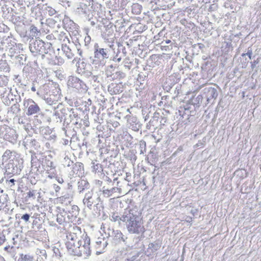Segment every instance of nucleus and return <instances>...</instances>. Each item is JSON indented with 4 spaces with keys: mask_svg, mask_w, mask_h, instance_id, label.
I'll list each match as a JSON object with an SVG mask.
<instances>
[{
    "mask_svg": "<svg viewBox=\"0 0 261 261\" xmlns=\"http://www.w3.org/2000/svg\"><path fill=\"white\" fill-rule=\"evenodd\" d=\"M76 61V66L77 67V72L80 74H82L83 72L89 68V65L87 64L83 59L80 58H74L73 62Z\"/></svg>",
    "mask_w": 261,
    "mask_h": 261,
    "instance_id": "24",
    "label": "nucleus"
},
{
    "mask_svg": "<svg viewBox=\"0 0 261 261\" xmlns=\"http://www.w3.org/2000/svg\"><path fill=\"white\" fill-rule=\"evenodd\" d=\"M92 167L95 172H100L102 171L101 165L98 163H93Z\"/></svg>",
    "mask_w": 261,
    "mask_h": 261,
    "instance_id": "55",
    "label": "nucleus"
},
{
    "mask_svg": "<svg viewBox=\"0 0 261 261\" xmlns=\"http://www.w3.org/2000/svg\"><path fill=\"white\" fill-rule=\"evenodd\" d=\"M10 44L9 47H8L7 50H8L10 56L11 57L14 56L17 53V49L16 46V42L14 40V44Z\"/></svg>",
    "mask_w": 261,
    "mask_h": 261,
    "instance_id": "47",
    "label": "nucleus"
},
{
    "mask_svg": "<svg viewBox=\"0 0 261 261\" xmlns=\"http://www.w3.org/2000/svg\"><path fill=\"white\" fill-rule=\"evenodd\" d=\"M107 76H110L111 79L113 80L114 79H122L125 77V73L121 71H116L115 72L109 74L108 73H107Z\"/></svg>",
    "mask_w": 261,
    "mask_h": 261,
    "instance_id": "39",
    "label": "nucleus"
},
{
    "mask_svg": "<svg viewBox=\"0 0 261 261\" xmlns=\"http://www.w3.org/2000/svg\"><path fill=\"white\" fill-rule=\"evenodd\" d=\"M23 106L27 109L26 114L28 116L39 114L41 112L39 106L32 99H24Z\"/></svg>",
    "mask_w": 261,
    "mask_h": 261,
    "instance_id": "13",
    "label": "nucleus"
},
{
    "mask_svg": "<svg viewBox=\"0 0 261 261\" xmlns=\"http://www.w3.org/2000/svg\"><path fill=\"white\" fill-rule=\"evenodd\" d=\"M1 168L8 174H19L23 168V160L14 150L7 149L1 157Z\"/></svg>",
    "mask_w": 261,
    "mask_h": 261,
    "instance_id": "1",
    "label": "nucleus"
},
{
    "mask_svg": "<svg viewBox=\"0 0 261 261\" xmlns=\"http://www.w3.org/2000/svg\"><path fill=\"white\" fill-rule=\"evenodd\" d=\"M139 148L140 150V154H144L146 152V142L144 140H141L139 141Z\"/></svg>",
    "mask_w": 261,
    "mask_h": 261,
    "instance_id": "50",
    "label": "nucleus"
},
{
    "mask_svg": "<svg viewBox=\"0 0 261 261\" xmlns=\"http://www.w3.org/2000/svg\"><path fill=\"white\" fill-rule=\"evenodd\" d=\"M43 166L44 168V171H49L53 170L55 168V166L53 161L49 160L46 156L43 155Z\"/></svg>",
    "mask_w": 261,
    "mask_h": 261,
    "instance_id": "32",
    "label": "nucleus"
},
{
    "mask_svg": "<svg viewBox=\"0 0 261 261\" xmlns=\"http://www.w3.org/2000/svg\"><path fill=\"white\" fill-rule=\"evenodd\" d=\"M123 223L129 233L140 234L145 231L143 223L141 218V213L137 208H133L124 211Z\"/></svg>",
    "mask_w": 261,
    "mask_h": 261,
    "instance_id": "2",
    "label": "nucleus"
},
{
    "mask_svg": "<svg viewBox=\"0 0 261 261\" xmlns=\"http://www.w3.org/2000/svg\"><path fill=\"white\" fill-rule=\"evenodd\" d=\"M113 30L111 29L106 30V31L103 33L102 36L104 40L108 41L110 40L112 41L114 38Z\"/></svg>",
    "mask_w": 261,
    "mask_h": 261,
    "instance_id": "38",
    "label": "nucleus"
},
{
    "mask_svg": "<svg viewBox=\"0 0 261 261\" xmlns=\"http://www.w3.org/2000/svg\"><path fill=\"white\" fill-rule=\"evenodd\" d=\"M203 91L204 94L206 97L207 101L208 102L213 99H216L218 95L217 89L211 86L205 87L203 89Z\"/></svg>",
    "mask_w": 261,
    "mask_h": 261,
    "instance_id": "22",
    "label": "nucleus"
},
{
    "mask_svg": "<svg viewBox=\"0 0 261 261\" xmlns=\"http://www.w3.org/2000/svg\"><path fill=\"white\" fill-rule=\"evenodd\" d=\"M161 115L159 112H155L149 121L150 124H151L152 125H156V123L159 119L161 118Z\"/></svg>",
    "mask_w": 261,
    "mask_h": 261,
    "instance_id": "49",
    "label": "nucleus"
},
{
    "mask_svg": "<svg viewBox=\"0 0 261 261\" xmlns=\"http://www.w3.org/2000/svg\"><path fill=\"white\" fill-rule=\"evenodd\" d=\"M84 170V166L82 163L77 162L72 166V172L73 174L78 175L79 176L80 174H82V171Z\"/></svg>",
    "mask_w": 261,
    "mask_h": 261,
    "instance_id": "34",
    "label": "nucleus"
},
{
    "mask_svg": "<svg viewBox=\"0 0 261 261\" xmlns=\"http://www.w3.org/2000/svg\"><path fill=\"white\" fill-rule=\"evenodd\" d=\"M71 43H73L74 44V49L77 50V54L81 57H83V51L81 49V44L79 42V40L76 39L74 41H72Z\"/></svg>",
    "mask_w": 261,
    "mask_h": 261,
    "instance_id": "48",
    "label": "nucleus"
},
{
    "mask_svg": "<svg viewBox=\"0 0 261 261\" xmlns=\"http://www.w3.org/2000/svg\"><path fill=\"white\" fill-rule=\"evenodd\" d=\"M50 92V87L48 84H44L41 86L37 91V94L42 97L44 95H48V92Z\"/></svg>",
    "mask_w": 261,
    "mask_h": 261,
    "instance_id": "33",
    "label": "nucleus"
},
{
    "mask_svg": "<svg viewBox=\"0 0 261 261\" xmlns=\"http://www.w3.org/2000/svg\"><path fill=\"white\" fill-rule=\"evenodd\" d=\"M91 251L90 248L85 246H80L79 245L78 248H76L74 251V255L81 256L84 255L85 258H87L91 255Z\"/></svg>",
    "mask_w": 261,
    "mask_h": 261,
    "instance_id": "27",
    "label": "nucleus"
},
{
    "mask_svg": "<svg viewBox=\"0 0 261 261\" xmlns=\"http://www.w3.org/2000/svg\"><path fill=\"white\" fill-rule=\"evenodd\" d=\"M55 57H56V59L57 60V62H56L55 61H54V64H55V65L57 64L58 65H61L62 64H63L64 60L62 58H61L60 57H57L56 56H55Z\"/></svg>",
    "mask_w": 261,
    "mask_h": 261,
    "instance_id": "60",
    "label": "nucleus"
},
{
    "mask_svg": "<svg viewBox=\"0 0 261 261\" xmlns=\"http://www.w3.org/2000/svg\"><path fill=\"white\" fill-rule=\"evenodd\" d=\"M115 55L113 57V61L115 62L119 63L122 59L125 58L127 54V51L125 46L121 43H117V52L114 51Z\"/></svg>",
    "mask_w": 261,
    "mask_h": 261,
    "instance_id": "18",
    "label": "nucleus"
},
{
    "mask_svg": "<svg viewBox=\"0 0 261 261\" xmlns=\"http://www.w3.org/2000/svg\"><path fill=\"white\" fill-rule=\"evenodd\" d=\"M40 216V214H39L38 213H34V214H33V215H31V218L34 219V220L33 222V224L38 223L37 220H39Z\"/></svg>",
    "mask_w": 261,
    "mask_h": 261,
    "instance_id": "57",
    "label": "nucleus"
},
{
    "mask_svg": "<svg viewBox=\"0 0 261 261\" xmlns=\"http://www.w3.org/2000/svg\"><path fill=\"white\" fill-rule=\"evenodd\" d=\"M37 255V261H46L47 255L44 249H37L36 252Z\"/></svg>",
    "mask_w": 261,
    "mask_h": 261,
    "instance_id": "37",
    "label": "nucleus"
},
{
    "mask_svg": "<svg viewBox=\"0 0 261 261\" xmlns=\"http://www.w3.org/2000/svg\"><path fill=\"white\" fill-rule=\"evenodd\" d=\"M8 201V195L4 193L3 190L0 191V207L7 205Z\"/></svg>",
    "mask_w": 261,
    "mask_h": 261,
    "instance_id": "43",
    "label": "nucleus"
},
{
    "mask_svg": "<svg viewBox=\"0 0 261 261\" xmlns=\"http://www.w3.org/2000/svg\"><path fill=\"white\" fill-rule=\"evenodd\" d=\"M124 212L121 216H119L117 212L113 213L111 216V220L114 222H118L119 224L122 222L123 217H124Z\"/></svg>",
    "mask_w": 261,
    "mask_h": 261,
    "instance_id": "42",
    "label": "nucleus"
},
{
    "mask_svg": "<svg viewBox=\"0 0 261 261\" xmlns=\"http://www.w3.org/2000/svg\"><path fill=\"white\" fill-rule=\"evenodd\" d=\"M8 82L7 78L5 76H0V87L5 85Z\"/></svg>",
    "mask_w": 261,
    "mask_h": 261,
    "instance_id": "59",
    "label": "nucleus"
},
{
    "mask_svg": "<svg viewBox=\"0 0 261 261\" xmlns=\"http://www.w3.org/2000/svg\"><path fill=\"white\" fill-rule=\"evenodd\" d=\"M118 188L107 189L105 187H103L100 191L102 192L104 197L109 198L113 196H116V194H118Z\"/></svg>",
    "mask_w": 261,
    "mask_h": 261,
    "instance_id": "31",
    "label": "nucleus"
},
{
    "mask_svg": "<svg viewBox=\"0 0 261 261\" xmlns=\"http://www.w3.org/2000/svg\"><path fill=\"white\" fill-rule=\"evenodd\" d=\"M47 11H48V14L50 16H53L56 13V11L50 7H48L47 8Z\"/></svg>",
    "mask_w": 261,
    "mask_h": 261,
    "instance_id": "61",
    "label": "nucleus"
},
{
    "mask_svg": "<svg viewBox=\"0 0 261 261\" xmlns=\"http://www.w3.org/2000/svg\"><path fill=\"white\" fill-rule=\"evenodd\" d=\"M94 57L92 63L100 68L105 66L106 63V59L109 58L110 55V49L109 48L100 47L98 44L96 43L94 45Z\"/></svg>",
    "mask_w": 261,
    "mask_h": 261,
    "instance_id": "5",
    "label": "nucleus"
},
{
    "mask_svg": "<svg viewBox=\"0 0 261 261\" xmlns=\"http://www.w3.org/2000/svg\"><path fill=\"white\" fill-rule=\"evenodd\" d=\"M102 179L105 181H107L109 185H110L111 182H112V180L111 178L108 177L107 175H103L102 176Z\"/></svg>",
    "mask_w": 261,
    "mask_h": 261,
    "instance_id": "62",
    "label": "nucleus"
},
{
    "mask_svg": "<svg viewBox=\"0 0 261 261\" xmlns=\"http://www.w3.org/2000/svg\"><path fill=\"white\" fill-rule=\"evenodd\" d=\"M16 181L14 179H10L9 180H6V185L11 188L12 187L14 186L15 185V182H16Z\"/></svg>",
    "mask_w": 261,
    "mask_h": 261,
    "instance_id": "58",
    "label": "nucleus"
},
{
    "mask_svg": "<svg viewBox=\"0 0 261 261\" xmlns=\"http://www.w3.org/2000/svg\"><path fill=\"white\" fill-rule=\"evenodd\" d=\"M59 95L58 94H54L53 92L49 93L48 95H44L43 97L46 104L49 106H52V108L54 106H57L58 103ZM53 111V110H51Z\"/></svg>",
    "mask_w": 261,
    "mask_h": 261,
    "instance_id": "21",
    "label": "nucleus"
},
{
    "mask_svg": "<svg viewBox=\"0 0 261 261\" xmlns=\"http://www.w3.org/2000/svg\"><path fill=\"white\" fill-rule=\"evenodd\" d=\"M161 247V244L157 242H154L149 244L148 247L145 251L147 256H150L153 253L158 250Z\"/></svg>",
    "mask_w": 261,
    "mask_h": 261,
    "instance_id": "30",
    "label": "nucleus"
},
{
    "mask_svg": "<svg viewBox=\"0 0 261 261\" xmlns=\"http://www.w3.org/2000/svg\"><path fill=\"white\" fill-rule=\"evenodd\" d=\"M80 246L88 247L90 248V239L88 236L87 234L84 232L80 237V238H77V245Z\"/></svg>",
    "mask_w": 261,
    "mask_h": 261,
    "instance_id": "29",
    "label": "nucleus"
},
{
    "mask_svg": "<svg viewBox=\"0 0 261 261\" xmlns=\"http://www.w3.org/2000/svg\"><path fill=\"white\" fill-rule=\"evenodd\" d=\"M59 18V16H56L54 18L47 19L46 24L50 28H54L57 26L58 28L60 27V23L58 22L57 20Z\"/></svg>",
    "mask_w": 261,
    "mask_h": 261,
    "instance_id": "41",
    "label": "nucleus"
},
{
    "mask_svg": "<svg viewBox=\"0 0 261 261\" xmlns=\"http://www.w3.org/2000/svg\"><path fill=\"white\" fill-rule=\"evenodd\" d=\"M89 9L86 4L81 3L76 9V12L79 15H86Z\"/></svg>",
    "mask_w": 261,
    "mask_h": 261,
    "instance_id": "40",
    "label": "nucleus"
},
{
    "mask_svg": "<svg viewBox=\"0 0 261 261\" xmlns=\"http://www.w3.org/2000/svg\"><path fill=\"white\" fill-rule=\"evenodd\" d=\"M127 119V125L129 128L134 131L138 132L141 127V124L138 118L133 115H127L125 116Z\"/></svg>",
    "mask_w": 261,
    "mask_h": 261,
    "instance_id": "16",
    "label": "nucleus"
},
{
    "mask_svg": "<svg viewBox=\"0 0 261 261\" xmlns=\"http://www.w3.org/2000/svg\"><path fill=\"white\" fill-rule=\"evenodd\" d=\"M83 202V204L90 210H92L93 205L99 211L103 208V201L101 200L100 196L92 191H88L85 194Z\"/></svg>",
    "mask_w": 261,
    "mask_h": 261,
    "instance_id": "6",
    "label": "nucleus"
},
{
    "mask_svg": "<svg viewBox=\"0 0 261 261\" xmlns=\"http://www.w3.org/2000/svg\"><path fill=\"white\" fill-rule=\"evenodd\" d=\"M142 11V6L138 3L134 4L132 6V12L135 15H138L141 13Z\"/></svg>",
    "mask_w": 261,
    "mask_h": 261,
    "instance_id": "46",
    "label": "nucleus"
},
{
    "mask_svg": "<svg viewBox=\"0 0 261 261\" xmlns=\"http://www.w3.org/2000/svg\"><path fill=\"white\" fill-rule=\"evenodd\" d=\"M32 71V68L31 67L25 66L24 67L22 70V74L23 76H25L27 78H28L30 76V73Z\"/></svg>",
    "mask_w": 261,
    "mask_h": 261,
    "instance_id": "52",
    "label": "nucleus"
},
{
    "mask_svg": "<svg viewBox=\"0 0 261 261\" xmlns=\"http://www.w3.org/2000/svg\"><path fill=\"white\" fill-rule=\"evenodd\" d=\"M67 241L66 242V246L69 253L74 255V251L78 248L77 237L76 232H70L67 236Z\"/></svg>",
    "mask_w": 261,
    "mask_h": 261,
    "instance_id": "15",
    "label": "nucleus"
},
{
    "mask_svg": "<svg viewBox=\"0 0 261 261\" xmlns=\"http://www.w3.org/2000/svg\"><path fill=\"white\" fill-rule=\"evenodd\" d=\"M29 48L34 56L41 55L42 59H44L45 55L48 56L49 59L55 56V52L50 42H45L40 39H31L30 41Z\"/></svg>",
    "mask_w": 261,
    "mask_h": 261,
    "instance_id": "3",
    "label": "nucleus"
},
{
    "mask_svg": "<svg viewBox=\"0 0 261 261\" xmlns=\"http://www.w3.org/2000/svg\"><path fill=\"white\" fill-rule=\"evenodd\" d=\"M108 90L111 95H116L123 91V86L121 83H111L108 86Z\"/></svg>",
    "mask_w": 261,
    "mask_h": 261,
    "instance_id": "26",
    "label": "nucleus"
},
{
    "mask_svg": "<svg viewBox=\"0 0 261 261\" xmlns=\"http://www.w3.org/2000/svg\"><path fill=\"white\" fill-rule=\"evenodd\" d=\"M32 213L31 214L25 213L21 216V219L23 220L25 223H29L30 222V219L31 218V215H32Z\"/></svg>",
    "mask_w": 261,
    "mask_h": 261,
    "instance_id": "56",
    "label": "nucleus"
},
{
    "mask_svg": "<svg viewBox=\"0 0 261 261\" xmlns=\"http://www.w3.org/2000/svg\"><path fill=\"white\" fill-rule=\"evenodd\" d=\"M108 244V241L104 237L97 238L95 245V248L97 250L96 254L102 253Z\"/></svg>",
    "mask_w": 261,
    "mask_h": 261,
    "instance_id": "23",
    "label": "nucleus"
},
{
    "mask_svg": "<svg viewBox=\"0 0 261 261\" xmlns=\"http://www.w3.org/2000/svg\"><path fill=\"white\" fill-rule=\"evenodd\" d=\"M62 163L64 166L68 167L72 166L74 164L73 162L71 161L67 155H65L62 161Z\"/></svg>",
    "mask_w": 261,
    "mask_h": 261,
    "instance_id": "51",
    "label": "nucleus"
},
{
    "mask_svg": "<svg viewBox=\"0 0 261 261\" xmlns=\"http://www.w3.org/2000/svg\"><path fill=\"white\" fill-rule=\"evenodd\" d=\"M14 44V39L11 37L1 36L0 35V49L7 50L10 44Z\"/></svg>",
    "mask_w": 261,
    "mask_h": 261,
    "instance_id": "25",
    "label": "nucleus"
},
{
    "mask_svg": "<svg viewBox=\"0 0 261 261\" xmlns=\"http://www.w3.org/2000/svg\"><path fill=\"white\" fill-rule=\"evenodd\" d=\"M37 194L40 195V193L37 192L36 190H29V192L26 193L25 201H28L29 199H35Z\"/></svg>",
    "mask_w": 261,
    "mask_h": 261,
    "instance_id": "44",
    "label": "nucleus"
},
{
    "mask_svg": "<svg viewBox=\"0 0 261 261\" xmlns=\"http://www.w3.org/2000/svg\"><path fill=\"white\" fill-rule=\"evenodd\" d=\"M19 104L13 103L11 107V112L13 114H17L20 111Z\"/></svg>",
    "mask_w": 261,
    "mask_h": 261,
    "instance_id": "54",
    "label": "nucleus"
},
{
    "mask_svg": "<svg viewBox=\"0 0 261 261\" xmlns=\"http://www.w3.org/2000/svg\"><path fill=\"white\" fill-rule=\"evenodd\" d=\"M67 86L69 89L81 93H85L88 89L86 83L75 76L71 75L68 77Z\"/></svg>",
    "mask_w": 261,
    "mask_h": 261,
    "instance_id": "9",
    "label": "nucleus"
},
{
    "mask_svg": "<svg viewBox=\"0 0 261 261\" xmlns=\"http://www.w3.org/2000/svg\"><path fill=\"white\" fill-rule=\"evenodd\" d=\"M107 238H110L111 243L114 245L120 244L123 243L127 244V238L118 229L108 227L106 230H104Z\"/></svg>",
    "mask_w": 261,
    "mask_h": 261,
    "instance_id": "8",
    "label": "nucleus"
},
{
    "mask_svg": "<svg viewBox=\"0 0 261 261\" xmlns=\"http://www.w3.org/2000/svg\"><path fill=\"white\" fill-rule=\"evenodd\" d=\"M71 122H73V124L77 127H81L82 125V120L78 114V110L76 109L71 108L67 118H65V121H63L62 129L65 135H66L67 132L66 128Z\"/></svg>",
    "mask_w": 261,
    "mask_h": 261,
    "instance_id": "10",
    "label": "nucleus"
},
{
    "mask_svg": "<svg viewBox=\"0 0 261 261\" xmlns=\"http://www.w3.org/2000/svg\"><path fill=\"white\" fill-rule=\"evenodd\" d=\"M67 214V220L72 221L74 220L79 214V208L77 205L68 204L67 206H62Z\"/></svg>",
    "mask_w": 261,
    "mask_h": 261,
    "instance_id": "17",
    "label": "nucleus"
},
{
    "mask_svg": "<svg viewBox=\"0 0 261 261\" xmlns=\"http://www.w3.org/2000/svg\"><path fill=\"white\" fill-rule=\"evenodd\" d=\"M3 93L1 94L3 96V101L6 105L9 106L12 103H14L15 95L11 92V89H4Z\"/></svg>",
    "mask_w": 261,
    "mask_h": 261,
    "instance_id": "20",
    "label": "nucleus"
},
{
    "mask_svg": "<svg viewBox=\"0 0 261 261\" xmlns=\"http://www.w3.org/2000/svg\"><path fill=\"white\" fill-rule=\"evenodd\" d=\"M110 186H112V188H118V194H120L121 193V187L122 186L120 185V181L118 180V178H114L112 180V182H111Z\"/></svg>",
    "mask_w": 261,
    "mask_h": 261,
    "instance_id": "45",
    "label": "nucleus"
},
{
    "mask_svg": "<svg viewBox=\"0 0 261 261\" xmlns=\"http://www.w3.org/2000/svg\"><path fill=\"white\" fill-rule=\"evenodd\" d=\"M70 109L71 108L58 103L53 107V111H51L52 114L48 117L47 121L55 125L60 124L62 121H65V118H67L68 114L70 113Z\"/></svg>",
    "mask_w": 261,
    "mask_h": 261,
    "instance_id": "4",
    "label": "nucleus"
},
{
    "mask_svg": "<svg viewBox=\"0 0 261 261\" xmlns=\"http://www.w3.org/2000/svg\"><path fill=\"white\" fill-rule=\"evenodd\" d=\"M0 138L14 144L16 142L17 135L14 129L4 125L0 126Z\"/></svg>",
    "mask_w": 261,
    "mask_h": 261,
    "instance_id": "11",
    "label": "nucleus"
},
{
    "mask_svg": "<svg viewBox=\"0 0 261 261\" xmlns=\"http://www.w3.org/2000/svg\"><path fill=\"white\" fill-rule=\"evenodd\" d=\"M31 168L30 175L35 178V175H38L44 171L43 166V155L41 154H32Z\"/></svg>",
    "mask_w": 261,
    "mask_h": 261,
    "instance_id": "7",
    "label": "nucleus"
},
{
    "mask_svg": "<svg viewBox=\"0 0 261 261\" xmlns=\"http://www.w3.org/2000/svg\"><path fill=\"white\" fill-rule=\"evenodd\" d=\"M63 25L64 28L68 31H76L77 32L78 25L74 22L68 16H64L63 19Z\"/></svg>",
    "mask_w": 261,
    "mask_h": 261,
    "instance_id": "19",
    "label": "nucleus"
},
{
    "mask_svg": "<svg viewBox=\"0 0 261 261\" xmlns=\"http://www.w3.org/2000/svg\"><path fill=\"white\" fill-rule=\"evenodd\" d=\"M58 201L61 204V206H67L71 204V198L68 195L61 196L57 199Z\"/></svg>",
    "mask_w": 261,
    "mask_h": 261,
    "instance_id": "36",
    "label": "nucleus"
},
{
    "mask_svg": "<svg viewBox=\"0 0 261 261\" xmlns=\"http://www.w3.org/2000/svg\"><path fill=\"white\" fill-rule=\"evenodd\" d=\"M21 101V99L20 96L18 94L16 95H15L14 103L19 104V103Z\"/></svg>",
    "mask_w": 261,
    "mask_h": 261,
    "instance_id": "63",
    "label": "nucleus"
},
{
    "mask_svg": "<svg viewBox=\"0 0 261 261\" xmlns=\"http://www.w3.org/2000/svg\"><path fill=\"white\" fill-rule=\"evenodd\" d=\"M58 213L57 215V221L59 224H63L64 223L67 221H69L67 220V214L64 211V209L62 206H58Z\"/></svg>",
    "mask_w": 261,
    "mask_h": 261,
    "instance_id": "28",
    "label": "nucleus"
},
{
    "mask_svg": "<svg viewBox=\"0 0 261 261\" xmlns=\"http://www.w3.org/2000/svg\"><path fill=\"white\" fill-rule=\"evenodd\" d=\"M91 41V37L89 35H87L85 37L84 39V42H85V45L88 46Z\"/></svg>",
    "mask_w": 261,
    "mask_h": 261,
    "instance_id": "64",
    "label": "nucleus"
},
{
    "mask_svg": "<svg viewBox=\"0 0 261 261\" xmlns=\"http://www.w3.org/2000/svg\"><path fill=\"white\" fill-rule=\"evenodd\" d=\"M90 185L89 182L84 179H80L77 182V190L80 193L83 192L85 190L89 189Z\"/></svg>",
    "mask_w": 261,
    "mask_h": 261,
    "instance_id": "35",
    "label": "nucleus"
},
{
    "mask_svg": "<svg viewBox=\"0 0 261 261\" xmlns=\"http://www.w3.org/2000/svg\"><path fill=\"white\" fill-rule=\"evenodd\" d=\"M65 42L62 45V50L63 54L68 59H72L74 56V44L71 43L67 37H65L63 40Z\"/></svg>",
    "mask_w": 261,
    "mask_h": 261,
    "instance_id": "14",
    "label": "nucleus"
},
{
    "mask_svg": "<svg viewBox=\"0 0 261 261\" xmlns=\"http://www.w3.org/2000/svg\"><path fill=\"white\" fill-rule=\"evenodd\" d=\"M23 144L27 149H30L31 152L32 150L39 151L41 149L40 140L38 137L32 136H26L23 141Z\"/></svg>",
    "mask_w": 261,
    "mask_h": 261,
    "instance_id": "12",
    "label": "nucleus"
},
{
    "mask_svg": "<svg viewBox=\"0 0 261 261\" xmlns=\"http://www.w3.org/2000/svg\"><path fill=\"white\" fill-rule=\"evenodd\" d=\"M30 32L34 37H37L40 33V31L34 25H31L30 28Z\"/></svg>",
    "mask_w": 261,
    "mask_h": 261,
    "instance_id": "53",
    "label": "nucleus"
}]
</instances>
